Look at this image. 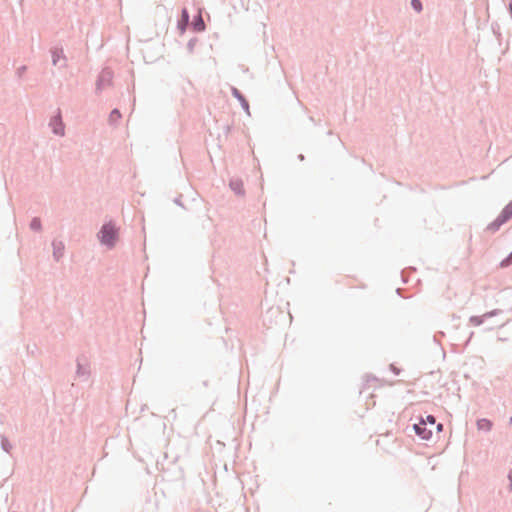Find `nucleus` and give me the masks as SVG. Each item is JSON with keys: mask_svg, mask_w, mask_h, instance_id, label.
Wrapping results in <instances>:
<instances>
[{"mask_svg": "<svg viewBox=\"0 0 512 512\" xmlns=\"http://www.w3.org/2000/svg\"><path fill=\"white\" fill-rule=\"evenodd\" d=\"M511 423H512V417H511Z\"/></svg>", "mask_w": 512, "mask_h": 512, "instance_id": "obj_17", "label": "nucleus"}, {"mask_svg": "<svg viewBox=\"0 0 512 512\" xmlns=\"http://www.w3.org/2000/svg\"><path fill=\"white\" fill-rule=\"evenodd\" d=\"M437 429H438V430H441V429H442V425H441V424H438V425H437Z\"/></svg>", "mask_w": 512, "mask_h": 512, "instance_id": "obj_15", "label": "nucleus"}, {"mask_svg": "<svg viewBox=\"0 0 512 512\" xmlns=\"http://www.w3.org/2000/svg\"><path fill=\"white\" fill-rule=\"evenodd\" d=\"M411 5L417 12L422 10V4L419 0H412Z\"/></svg>", "mask_w": 512, "mask_h": 512, "instance_id": "obj_8", "label": "nucleus"}, {"mask_svg": "<svg viewBox=\"0 0 512 512\" xmlns=\"http://www.w3.org/2000/svg\"><path fill=\"white\" fill-rule=\"evenodd\" d=\"M512 264V252L500 262V267L505 268Z\"/></svg>", "mask_w": 512, "mask_h": 512, "instance_id": "obj_4", "label": "nucleus"}, {"mask_svg": "<svg viewBox=\"0 0 512 512\" xmlns=\"http://www.w3.org/2000/svg\"><path fill=\"white\" fill-rule=\"evenodd\" d=\"M121 117L118 110H113L110 114V120L111 121H117Z\"/></svg>", "mask_w": 512, "mask_h": 512, "instance_id": "obj_9", "label": "nucleus"}, {"mask_svg": "<svg viewBox=\"0 0 512 512\" xmlns=\"http://www.w3.org/2000/svg\"><path fill=\"white\" fill-rule=\"evenodd\" d=\"M510 11L512 13V2L510 3Z\"/></svg>", "mask_w": 512, "mask_h": 512, "instance_id": "obj_16", "label": "nucleus"}, {"mask_svg": "<svg viewBox=\"0 0 512 512\" xmlns=\"http://www.w3.org/2000/svg\"><path fill=\"white\" fill-rule=\"evenodd\" d=\"M490 422L489 421H486V420H482L479 422V426L482 428V427H486V428H490Z\"/></svg>", "mask_w": 512, "mask_h": 512, "instance_id": "obj_12", "label": "nucleus"}, {"mask_svg": "<svg viewBox=\"0 0 512 512\" xmlns=\"http://www.w3.org/2000/svg\"><path fill=\"white\" fill-rule=\"evenodd\" d=\"M52 125H53L54 132L56 134L63 135L64 128H63V125H62V123L60 122L59 119H57V118L54 119L53 122H52Z\"/></svg>", "mask_w": 512, "mask_h": 512, "instance_id": "obj_3", "label": "nucleus"}, {"mask_svg": "<svg viewBox=\"0 0 512 512\" xmlns=\"http://www.w3.org/2000/svg\"><path fill=\"white\" fill-rule=\"evenodd\" d=\"M512 264V252L500 262V267L505 268Z\"/></svg>", "mask_w": 512, "mask_h": 512, "instance_id": "obj_6", "label": "nucleus"}, {"mask_svg": "<svg viewBox=\"0 0 512 512\" xmlns=\"http://www.w3.org/2000/svg\"><path fill=\"white\" fill-rule=\"evenodd\" d=\"M182 16H183L184 21H185V22H187V21H188L189 16H188V13H187L186 9H184V10H183V12H182Z\"/></svg>", "mask_w": 512, "mask_h": 512, "instance_id": "obj_14", "label": "nucleus"}, {"mask_svg": "<svg viewBox=\"0 0 512 512\" xmlns=\"http://www.w3.org/2000/svg\"><path fill=\"white\" fill-rule=\"evenodd\" d=\"M117 230L112 224H105L100 231V241L109 247H112L117 240Z\"/></svg>", "mask_w": 512, "mask_h": 512, "instance_id": "obj_1", "label": "nucleus"}, {"mask_svg": "<svg viewBox=\"0 0 512 512\" xmlns=\"http://www.w3.org/2000/svg\"><path fill=\"white\" fill-rule=\"evenodd\" d=\"M427 422L430 425H435V418L433 416H427Z\"/></svg>", "mask_w": 512, "mask_h": 512, "instance_id": "obj_13", "label": "nucleus"}, {"mask_svg": "<svg viewBox=\"0 0 512 512\" xmlns=\"http://www.w3.org/2000/svg\"><path fill=\"white\" fill-rule=\"evenodd\" d=\"M503 216H504V218H503V220L501 221V223L505 222L507 219H509V218H510V216H511V211L504 210V212H503Z\"/></svg>", "mask_w": 512, "mask_h": 512, "instance_id": "obj_11", "label": "nucleus"}, {"mask_svg": "<svg viewBox=\"0 0 512 512\" xmlns=\"http://www.w3.org/2000/svg\"><path fill=\"white\" fill-rule=\"evenodd\" d=\"M512 264V252L500 262V267L505 268Z\"/></svg>", "mask_w": 512, "mask_h": 512, "instance_id": "obj_5", "label": "nucleus"}, {"mask_svg": "<svg viewBox=\"0 0 512 512\" xmlns=\"http://www.w3.org/2000/svg\"><path fill=\"white\" fill-rule=\"evenodd\" d=\"M40 220L39 219H33L32 222H31V227L35 230H38L40 229Z\"/></svg>", "mask_w": 512, "mask_h": 512, "instance_id": "obj_10", "label": "nucleus"}, {"mask_svg": "<svg viewBox=\"0 0 512 512\" xmlns=\"http://www.w3.org/2000/svg\"><path fill=\"white\" fill-rule=\"evenodd\" d=\"M512 264V252L500 262V267L505 268Z\"/></svg>", "mask_w": 512, "mask_h": 512, "instance_id": "obj_7", "label": "nucleus"}, {"mask_svg": "<svg viewBox=\"0 0 512 512\" xmlns=\"http://www.w3.org/2000/svg\"><path fill=\"white\" fill-rule=\"evenodd\" d=\"M426 424L427 422L422 420L420 423L414 425L415 432L422 439H429L432 435V431L430 429H427Z\"/></svg>", "mask_w": 512, "mask_h": 512, "instance_id": "obj_2", "label": "nucleus"}]
</instances>
